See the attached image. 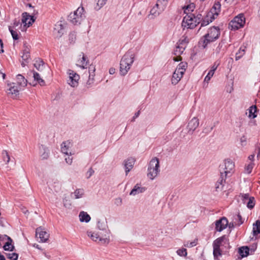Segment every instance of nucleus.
Wrapping results in <instances>:
<instances>
[{"instance_id": "obj_42", "label": "nucleus", "mask_w": 260, "mask_h": 260, "mask_svg": "<svg viewBox=\"0 0 260 260\" xmlns=\"http://www.w3.org/2000/svg\"><path fill=\"white\" fill-rule=\"evenodd\" d=\"M7 256L11 260H17L18 259V255L16 253H9L7 254Z\"/></svg>"}, {"instance_id": "obj_15", "label": "nucleus", "mask_w": 260, "mask_h": 260, "mask_svg": "<svg viewBox=\"0 0 260 260\" xmlns=\"http://www.w3.org/2000/svg\"><path fill=\"white\" fill-rule=\"evenodd\" d=\"M215 41L216 40L212 38L211 36H208L207 34H206L201 39L199 44L202 47L205 48L208 44Z\"/></svg>"}, {"instance_id": "obj_33", "label": "nucleus", "mask_w": 260, "mask_h": 260, "mask_svg": "<svg viewBox=\"0 0 260 260\" xmlns=\"http://www.w3.org/2000/svg\"><path fill=\"white\" fill-rule=\"evenodd\" d=\"M248 117L251 118H254L257 116L256 112L257 111V107L255 105H252L248 109Z\"/></svg>"}, {"instance_id": "obj_30", "label": "nucleus", "mask_w": 260, "mask_h": 260, "mask_svg": "<svg viewBox=\"0 0 260 260\" xmlns=\"http://www.w3.org/2000/svg\"><path fill=\"white\" fill-rule=\"evenodd\" d=\"M84 193V191L83 189H77L71 194V197L75 199L81 198L83 197Z\"/></svg>"}, {"instance_id": "obj_29", "label": "nucleus", "mask_w": 260, "mask_h": 260, "mask_svg": "<svg viewBox=\"0 0 260 260\" xmlns=\"http://www.w3.org/2000/svg\"><path fill=\"white\" fill-rule=\"evenodd\" d=\"M71 81H78L80 79L79 75L74 71L69 70L68 72Z\"/></svg>"}, {"instance_id": "obj_24", "label": "nucleus", "mask_w": 260, "mask_h": 260, "mask_svg": "<svg viewBox=\"0 0 260 260\" xmlns=\"http://www.w3.org/2000/svg\"><path fill=\"white\" fill-rule=\"evenodd\" d=\"M189 39L187 36H183L177 42V45L180 47H182L185 49L187 44L189 43Z\"/></svg>"}, {"instance_id": "obj_16", "label": "nucleus", "mask_w": 260, "mask_h": 260, "mask_svg": "<svg viewBox=\"0 0 260 260\" xmlns=\"http://www.w3.org/2000/svg\"><path fill=\"white\" fill-rule=\"evenodd\" d=\"M97 228L102 234L106 233L107 231H110L108 229L107 222L106 219H99L97 222Z\"/></svg>"}, {"instance_id": "obj_10", "label": "nucleus", "mask_w": 260, "mask_h": 260, "mask_svg": "<svg viewBox=\"0 0 260 260\" xmlns=\"http://www.w3.org/2000/svg\"><path fill=\"white\" fill-rule=\"evenodd\" d=\"M36 236L40 239V242H45L49 238V234L41 228L39 227L36 229Z\"/></svg>"}, {"instance_id": "obj_31", "label": "nucleus", "mask_w": 260, "mask_h": 260, "mask_svg": "<svg viewBox=\"0 0 260 260\" xmlns=\"http://www.w3.org/2000/svg\"><path fill=\"white\" fill-rule=\"evenodd\" d=\"M80 220L81 222H88L90 220V216L85 212L82 211L79 214Z\"/></svg>"}, {"instance_id": "obj_49", "label": "nucleus", "mask_w": 260, "mask_h": 260, "mask_svg": "<svg viewBox=\"0 0 260 260\" xmlns=\"http://www.w3.org/2000/svg\"><path fill=\"white\" fill-rule=\"evenodd\" d=\"M253 167V164L252 162L250 163L246 167L245 170H246V172H247V173L250 174L251 172Z\"/></svg>"}, {"instance_id": "obj_51", "label": "nucleus", "mask_w": 260, "mask_h": 260, "mask_svg": "<svg viewBox=\"0 0 260 260\" xmlns=\"http://www.w3.org/2000/svg\"><path fill=\"white\" fill-rule=\"evenodd\" d=\"M242 198L243 203L244 204H246V202L248 201V199H249L250 197H249L248 193H245L242 195Z\"/></svg>"}, {"instance_id": "obj_28", "label": "nucleus", "mask_w": 260, "mask_h": 260, "mask_svg": "<svg viewBox=\"0 0 260 260\" xmlns=\"http://www.w3.org/2000/svg\"><path fill=\"white\" fill-rule=\"evenodd\" d=\"M145 190V188L141 187L138 185V184L136 185L134 188L131 190L130 192V195L136 196L140 193H142Z\"/></svg>"}, {"instance_id": "obj_55", "label": "nucleus", "mask_w": 260, "mask_h": 260, "mask_svg": "<svg viewBox=\"0 0 260 260\" xmlns=\"http://www.w3.org/2000/svg\"><path fill=\"white\" fill-rule=\"evenodd\" d=\"M29 57H30L29 54H27L26 53H23V55L22 56V58L23 60L25 61V62H27V60L29 59Z\"/></svg>"}, {"instance_id": "obj_39", "label": "nucleus", "mask_w": 260, "mask_h": 260, "mask_svg": "<svg viewBox=\"0 0 260 260\" xmlns=\"http://www.w3.org/2000/svg\"><path fill=\"white\" fill-rule=\"evenodd\" d=\"M235 223L236 225H238V226L242 224L244 220H243L242 216L240 215V214H237L235 217Z\"/></svg>"}, {"instance_id": "obj_46", "label": "nucleus", "mask_w": 260, "mask_h": 260, "mask_svg": "<svg viewBox=\"0 0 260 260\" xmlns=\"http://www.w3.org/2000/svg\"><path fill=\"white\" fill-rule=\"evenodd\" d=\"M32 73H33V77H34L35 80H36L37 81H44V80H43L41 78V75L40 74H39L38 73H37L35 71H33Z\"/></svg>"}, {"instance_id": "obj_50", "label": "nucleus", "mask_w": 260, "mask_h": 260, "mask_svg": "<svg viewBox=\"0 0 260 260\" xmlns=\"http://www.w3.org/2000/svg\"><path fill=\"white\" fill-rule=\"evenodd\" d=\"M233 90V82H230L226 86V90L228 92L231 93Z\"/></svg>"}, {"instance_id": "obj_44", "label": "nucleus", "mask_w": 260, "mask_h": 260, "mask_svg": "<svg viewBox=\"0 0 260 260\" xmlns=\"http://www.w3.org/2000/svg\"><path fill=\"white\" fill-rule=\"evenodd\" d=\"M221 255V252L220 248H213V255L214 258H217L218 256Z\"/></svg>"}, {"instance_id": "obj_36", "label": "nucleus", "mask_w": 260, "mask_h": 260, "mask_svg": "<svg viewBox=\"0 0 260 260\" xmlns=\"http://www.w3.org/2000/svg\"><path fill=\"white\" fill-rule=\"evenodd\" d=\"M245 47L244 48L240 47L238 52L236 54L235 59L236 60H238L240 59L245 54Z\"/></svg>"}, {"instance_id": "obj_26", "label": "nucleus", "mask_w": 260, "mask_h": 260, "mask_svg": "<svg viewBox=\"0 0 260 260\" xmlns=\"http://www.w3.org/2000/svg\"><path fill=\"white\" fill-rule=\"evenodd\" d=\"M164 10L159 11V6L157 5L156 3L155 6L150 10V15L153 16L154 17L159 16Z\"/></svg>"}, {"instance_id": "obj_17", "label": "nucleus", "mask_w": 260, "mask_h": 260, "mask_svg": "<svg viewBox=\"0 0 260 260\" xmlns=\"http://www.w3.org/2000/svg\"><path fill=\"white\" fill-rule=\"evenodd\" d=\"M135 164V159L132 157L128 158L124 161L123 165L125 168L126 175H127L128 173L133 168Z\"/></svg>"}, {"instance_id": "obj_54", "label": "nucleus", "mask_w": 260, "mask_h": 260, "mask_svg": "<svg viewBox=\"0 0 260 260\" xmlns=\"http://www.w3.org/2000/svg\"><path fill=\"white\" fill-rule=\"evenodd\" d=\"M221 5L219 3V2H217L215 3L214 5L213 8L215 9V10H218L219 11L220 9Z\"/></svg>"}, {"instance_id": "obj_34", "label": "nucleus", "mask_w": 260, "mask_h": 260, "mask_svg": "<svg viewBox=\"0 0 260 260\" xmlns=\"http://www.w3.org/2000/svg\"><path fill=\"white\" fill-rule=\"evenodd\" d=\"M34 67L38 71H42L44 67L43 61L40 59L37 60L34 63Z\"/></svg>"}, {"instance_id": "obj_5", "label": "nucleus", "mask_w": 260, "mask_h": 260, "mask_svg": "<svg viewBox=\"0 0 260 260\" xmlns=\"http://www.w3.org/2000/svg\"><path fill=\"white\" fill-rule=\"evenodd\" d=\"M159 162L156 157L153 158L150 161L148 168L147 176L151 180H153L158 175L159 170Z\"/></svg>"}, {"instance_id": "obj_22", "label": "nucleus", "mask_w": 260, "mask_h": 260, "mask_svg": "<svg viewBox=\"0 0 260 260\" xmlns=\"http://www.w3.org/2000/svg\"><path fill=\"white\" fill-rule=\"evenodd\" d=\"M71 142L69 141L63 142L61 145V151L66 155H71L72 153L70 150Z\"/></svg>"}, {"instance_id": "obj_64", "label": "nucleus", "mask_w": 260, "mask_h": 260, "mask_svg": "<svg viewBox=\"0 0 260 260\" xmlns=\"http://www.w3.org/2000/svg\"><path fill=\"white\" fill-rule=\"evenodd\" d=\"M255 151H257V157L259 158L260 157V147L257 146L255 149Z\"/></svg>"}, {"instance_id": "obj_23", "label": "nucleus", "mask_w": 260, "mask_h": 260, "mask_svg": "<svg viewBox=\"0 0 260 260\" xmlns=\"http://www.w3.org/2000/svg\"><path fill=\"white\" fill-rule=\"evenodd\" d=\"M184 49L182 47H180L178 45H176V48L174 51V54L176 56L175 58H174V60L175 61H178L181 60V57L180 55L183 53L184 51Z\"/></svg>"}, {"instance_id": "obj_48", "label": "nucleus", "mask_w": 260, "mask_h": 260, "mask_svg": "<svg viewBox=\"0 0 260 260\" xmlns=\"http://www.w3.org/2000/svg\"><path fill=\"white\" fill-rule=\"evenodd\" d=\"M197 244V242L196 240H194L193 241L189 242H187L186 243L184 244V246L185 247H192L193 246H195Z\"/></svg>"}, {"instance_id": "obj_21", "label": "nucleus", "mask_w": 260, "mask_h": 260, "mask_svg": "<svg viewBox=\"0 0 260 260\" xmlns=\"http://www.w3.org/2000/svg\"><path fill=\"white\" fill-rule=\"evenodd\" d=\"M184 73V68H178L173 73L172 79L179 81Z\"/></svg>"}, {"instance_id": "obj_11", "label": "nucleus", "mask_w": 260, "mask_h": 260, "mask_svg": "<svg viewBox=\"0 0 260 260\" xmlns=\"http://www.w3.org/2000/svg\"><path fill=\"white\" fill-rule=\"evenodd\" d=\"M228 221L226 218L223 217L215 222V229L217 231L221 232L225 229L228 225Z\"/></svg>"}, {"instance_id": "obj_4", "label": "nucleus", "mask_w": 260, "mask_h": 260, "mask_svg": "<svg viewBox=\"0 0 260 260\" xmlns=\"http://www.w3.org/2000/svg\"><path fill=\"white\" fill-rule=\"evenodd\" d=\"M27 82H10L7 84V92L12 98H15L19 94L21 87L27 86Z\"/></svg>"}, {"instance_id": "obj_13", "label": "nucleus", "mask_w": 260, "mask_h": 260, "mask_svg": "<svg viewBox=\"0 0 260 260\" xmlns=\"http://www.w3.org/2000/svg\"><path fill=\"white\" fill-rule=\"evenodd\" d=\"M64 24L62 23V22H58L54 26V34L55 35L56 38H60L64 33Z\"/></svg>"}, {"instance_id": "obj_43", "label": "nucleus", "mask_w": 260, "mask_h": 260, "mask_svg": "<svg viewBox=\"0 0 260 260\" xmlns=\"http://www.w3.org/2000/svg\"><path fill=\"white\" fill-rule=\"evenodd\" d=\"M76 38V35L75 32H73L69 34V40L70 43L73 44L75 43Z\"/></svg>"}, {"instance_id": "obj_32", "label": "nucleus", "mask_w": 260, "mask_h": 260, "mask_svg": "<svg viewBox=\"0 0 260 260\" xmlns=\"http://www.w3.org/2000/svg\"><path fill=\"white\" fill-rule=\"evenodd\" d=\"M252 232L254 236H257L260 234V220H257L253 223Z\"/></svg>"}, {"instance_id": "obj_62", "label": "nucleus", "mask_w": 260, "mask_h": 260, "mask_svg": "<svg viewBox=\"0 0 260 260\" xmlns=\"http://www.w3.org/2000/svg\"><path fill=\"white\" fill-rule=\"evenodd\" d=\"M187 66V63H185V62H181V63L179 64V67L178 68H184V71H185V68Z\"/></svg>"}, {"instance_id": "obj_6", "label": "nucleus", "mask_w": 260, "mask_h": 260, "mask_svg": "<svg viewBox=\"0 0 260 260\" xmlns=\"http://www.w3.org/2000/svg\"><path fill=\"white\" fill-rule=\"evenodd\" d=\"M84 8H78L73 13H71L68 16L69 20L74 24H80L85 17L83 14Z\"/></svg>"}, {"instance_id": "obj_9", "label": "nucleus", "mask_w": 260, "mask_h": 260, "mask_svg": "<svg viewBox=\"0 0 260 260\" xmlns=\"http://www.w3.org/2000/svg\"><path fill=\"white\" fill-rule=\"evenodd\" d=\"M225 50L226 46L224 45V42L222 41L219 42L216 49L214 50L212 55L216 58H220L223 56Z\"/></svg>"}, {"instance_id": "obj_20", "label": "nucleus", "mask_w": 260, "mask_h": 260, "mask_svg": "<svg viewBox=\"0 0 260 260\" xmlns=\"http://www.w3.org/2000/svg\"><path fill=\"white\" fill-rule=\"evenodd\" d=\"M220 62L219 61H216L213 66H212L211 70L209 71L208 74L205 77L204 81H209L210 80L211 78L213 76L215 71L217 69L218 66L219 65Z\"/></svg>"}, {"instance_id": "obj_18", "label": "nucleus", "mask_w": 260, "mask_h": 260, "mask_svg": "<svg viewBox=\"0 0 260 260\" xmlns=\"http://www.w3.org/2000/svg\"><path fill=\"white\" fill-rule=\"evenodd\" d=\"M79 57L81 58L77 61L78 63H77V66H78L82 69H85L88 63V60L87 59L86 57L84 55L83 52H81V54L79 55Z\"/></svg>"}, {"instance_id": "obj_7", "label": "nucleus", "mask_w": 260, "mask_h": 260, "mask_svg": "<svg viewBox=\"0 0 260 260\" xmlns=\"http://www.w3.org/2000/svg\"><path fill=\"white\" fill-rule=\"evenodd\" d=\"M245 23V18L243 14H240L236 16L233 20H232L229 25L232 29L237 30L238 29L243 27Z\"/></svg>"}, {"instance_id": "obj_57", "label": "nucleus", "mask_w": 260, "mask_h": 260, "mask_svg": "<svg viewBox=\"0 0 260 260\" xmlns=\"http://www.w3.org/2000/svg\"><path fill=\"white\" fill-rule=\"evenodd\" d=\"M24 77L23 76L20 74H18L16 76V80L18 81H23L24 80Z\"/></svg>"}, {"instance_id": "obj_35", "label": "nucleus", "mask_w": 260, "mask_h": 260, "mask_svg": "<svg viewBox=\"0 0 260 260\" xmlns=\"http://www.w3.org/2000/svg\"><path fill=\"white\" fill-rule=\"evenodd\" d=\"M224 239V236H222L214 240L213 243V248H220V246Z\"/></svg>"}, {"instance_id": "obj_3", "label": "nucleus", "mask_w": 260, "mask_h": 260, "mask_svg": "<svg viewBox=\"0 0 260 260\" xmlns=\"http://www.w3.org/2000/svg\"><path fill=\"white\" fill-rule=\"evenodd\" d=\"M87 236L95 242H100L102 244H108L110 241V231H107L106 233L102 234V232L97 233L87 232Z\"/></svg>"}, {"instance_id": "obj_2", "label": "nucleus", "mask_w": 260, "mask_h": 260, "mask_svg": "<svg viewBox=\"0 0 260 260\" xmlns=\"http://www.w3.org/2000/svg\"><path fill=\"white\" fill-rule=\"evenodd\" d=\"M134 54L131 52H127L123 56L120 63V73L122 75L128 72L134 62Z\"/></svg>"}, {"instance_id": "obj_58", "label": "nucleus", "mask_w": 260, "mask_h": 260, "mask_svg": "<svg viewBox=\"0 0 260 260\" xmlns=\"http://www.w3.org/2000/svg\"><path fill=\"white\" fill-rule=\"evenodd\" d=\"M79 82H68L69 85L72 87H76L78 85Z\"/></svg>"}, {"instance_id": "obj_8", "label": "nucleus", "mask_w": 260, "mask_h": 260, "mask_svg": "<svg viewBox=\"0 0 260 260\" xmlns=\"http://www.w3.org/2000/svg\"><path fill=\"white\" fill-rule=\"evenodd\" d=\"M197 18L193 14L186 15L183 19V25L184 26H187L188 28L192 29L197 26Z\"/></svg>"}, {"instance_id": "obj_19", "label": "nucleus", "mask_w": 260, "mask_h": 260, "mask_svg": "<svg viewBox=\"0 0 260 260\" xmlns=\"http://www.w3.org/2000/svg\"><path fill=\"white\" fill-rule=\"evenodd\" d=\"M207 34L208 36H211L215 40L219 38L220 35L219 29L216 27H212L209 29Z\"/></svg>"}, {"instance_id": "obj_45", "label": "nucleus", "mask_w": 260, "mask_h": 260, "mask_svg": "<svg viewBox=\"0 0 260 260\" xmlns=\"http://www.w3.org/2000/svg\"><path fill=\"white\" fill-rule=\"evenodd\" d=\"M107 0H98L96 3L95 9H100L106 3Z\"/></svg>"}, {"instance_id": "obj_61", "label": "nucleus", "mask_w": 260, "mask_h": 260, "mask_svg": "<svg viewBox=\"0 0 260 260\" xmlns=\"http://www.w3.org/2000/svg\"><path fill=\"white\" fill-rule=\"evenodd\" d=\"M19 25H21V23L20 22L19 20L18 21L15 20L14 22V27L16 28V27L19 26Z\"/></svg>"}, {"instance_id": "obj_27", "label": "nucleus", "mask_w": 260, "mask_h": 260, "mask_svg": "<svg viewBox=\"0 0 260 260\" xmlns=\"http://www.w3.org/2000/svg\"><path fill=\"white\" fill-rule=\"evenodd\" d=\"M249 248L248 246H242L239 248L238 252L242 257L247 256L249 254Z\"/></svg>"}, {"instance_id": "obj_47", "label": "nucleus", "mask_w": 260, "mask_h": 260, "mask_svg": "<svg viewBox=\"0 0 260 260\" xmlns=\"http://www.w3.org/2000/svg\"><path fill=\"white\" fill-rule=\"evenodd\" d=\"M9 29L12 35V36L13 37V39L15 40H17L18 39V35L17 32L12 29L11 26H9Z\"/></svg>"}, {"instance_id": "obj_56", "label": "nucleus", "mask_w": 260, "mask_h": 260, "mask_svg": "<svg viewBox=\"0 0 260 260\" xmlns=\"http://www.w3.org/2000/svg\"><path fill=\"white\" fill-rule=\"evenodd\" d=\"M195 18H197V25L199 24L201 20L202 19V15L201 14H199L197 15V16H195Z\"/></svg>"}, {"instance_id": "obj_14", "label": "nucleus", "mask_w": 260, "mask_h": 260, "mask_svg": "<svg viewBox=\"0 0 260 260\" xmlns=\"http://www.w3.org/2000/svg\"><path fill=\"white\" fill-rule=\"evenodd\" d=\"M22 23L24 24V26H26L27 24L28 26H29L31 25L32 23L35 21V19H34V17L29 15L28 13L26 12H24L22 15Z\"/></svg>"}, {"instance_id": "obj_25", "label": "nucleus", "mask_w": 260, "mask_h": 260, "mask_svg": "<svg viewBox=\"0 0 260 260\" xmlns=\"http://www.w3.org/2000/svg\"><path fill=\"white\" fill-rule=\"evenodd\" d=\"M40 153L42 159H47L49 157V150L44 145L40 147Z\"/></svg>"}, {"instance_id": "obj_1", "label": "nucleus", "mask_w": 260, "mask_h": 260, "mask_svg": "<svg viewBox=\"0 0 260 260\" xmlns=\"http://www.w3.org/2000/svg\"><path fill=\"white\" fill-rule=\"evenodd\" d=\"M234 167V163L230 159L225 160L223 163L219 165L220 178L216 184V189H222L223 183L225 181L226 176L231 173Z\"/></svg>"}, {"instance_id": "obj_52", "label": "nucleus", "mask_w": 260, "mask_h": 260, "mask_svg": "<svg viewBox=\"0 0 260 260\" xmlns=\"http://www.w3.org/2000/svg\"><path fill=\"white\" fill-rule=\"evenodd\" d=\"M94 173V170L92 168H90L88 171L86 173V178H89Z\"/></svg>"}, {"instance_id": "obj_53", "label": "nucleus", "mask_w": 260, "mask_h": 260, "mask_svg": "<svg viewBox=\"0 0 260 260\" xmlns=\"http://www.w3.org/2000/svg\"><path fill=\"white\" fill-rule=\"evenodd\" d=\"M195 6L193 4H191L187 6L185 11L188 10V11H193Z\"/></svg>"}, {"instance_id": "obj_60", "label": "nucleus", "mask_w": 260, "mask_h": 260, "mask_svg": "<svg viewBox=\"0 0 260 260\" xmlns=\"http://www.w3.org/2000/svg\"><path fill=\"white\" fill-rule=\"evenodd\" d=\"M140 111H138L137 112H136L135 114V115L133 116V117L132 118V121H135V119L136 118H137L138 117H139V116L140 115Z\"/></svg>"}, {"instance_id": "obj_40", "label": "nucleus", "mask_w": 260, "mask_h": 260, "mask_svg": "<svg viewBox=\"0 0 260 260\" xmlns=\"http://www.w3.org/2000/svg\"><path fill=\"white\" fill-rule=\"evenodd\" d=\"M176 252L177 254L180 256H186L187 254L186 249L184 248L179 249L177 250Z\"/></svg>"}, {"instance_id": "obj_38", "label": "nucleus", "mask_w": 260, "mask_h": 260, "mask_svg": "<svg viewBox=\"0 0 260 260\" xmlns=\"http://www.w3.org/2000/svg\"><path fill=\"white\" fill-rule=\"evenodd\" d=\"M156 3L157 5L159 6V11L165 10L168 3L165 1H162L161 0H157Z\"/></svg>"}, {"instance_id": "obj_37", "label": "nucleus", "mask_w": 260, "mask_h": 260, "mask_svg": "<svg viewBox=\"0 0 260 260\" xmlns=\"http://www.w3.org/2000/svg\"><path fill=\"white\" fill-rule=\"evenodd\" d=\"M247 207L249 209H252L255 205V200L254 197H251L246 202Z\"/></svg>"}, {"instance_id": "obj_12", "label": "nucleus", "mask_w": 260, "mask_h": 260, "mask_svg": "<svg viewBox=\"0 0 260 260\" xmlns=\"http://www.w3.org/2000/svg\"><path fill=\"white\" fill-rule=\"evenodd\" d=\"M199 125V120L198 118L194 117L188 122L187 128L188 133L192 134Z\"/></svg>"}, {"instance_id": "obj_63", "label": "nucleus", "mask_w": 260, "mask_h": 260, "mask_svg": "<svg viewBox=\"0 0 260 260\" xmlns=\"http://www.w3.org/2000/svg\"><path fill=\"white\" fill-rule=\"evenodd\" d=\"M65 160L67 164L71 165L72 162V158H70V156H68V158H66Z\"/></svg>"}, {"instance_id": "obj_41", "label": "nucleus", "mask_w": 260, "mask_h": 260, "mask_svg": "<svg viewBox=\"0 0 260 260\" xmlns=\"http://www.w3.org/2000/svg\"><path fill=\"white\" fill-rule=\"evenodd\" d=\"M4 249L5 250L13 251L14 249V246L12 245L11 242H7L4 246Z\"/></svg>"}, {"instance_id": "obj_59", "label": "nucleus", "mask_w": 260, "mask_h": 260, "mask_svg": "<svg viewBox=\"0 0 260 260\" xmlns=\"http://www.w3.org/2000/svg\"><path fill=\"white\" fill-rule=\"evenodd\" d=\"M6 154V157H7V164H8L10 160V156L8 154V152L6 150H4L3 151V154Z\"/></svg>"}]
</instances>
